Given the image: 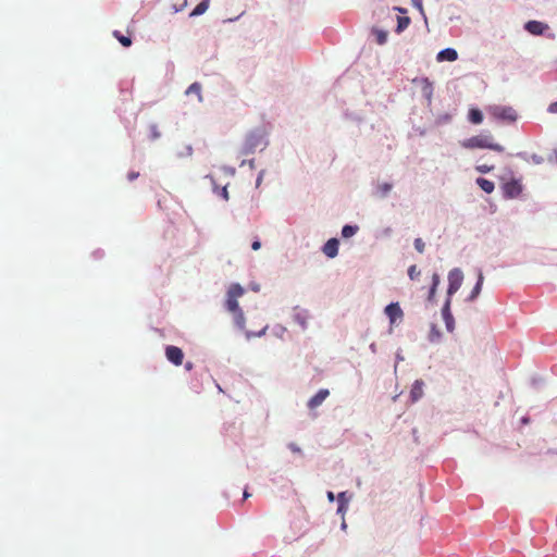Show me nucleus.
Listing matches in <instances>:
<instances>
[{
	"label": "nucleus",
	"instance_id": "19",
	"mask_svg": "<svg viewBox=\"0 0 557 557\" xmlns=\"http://www.w3.org/2000/svg\"><path fill=\"white\" fill-rule=\"evenodd\" d=\"M258 140L259 139L255 135L248 136L246 139V143H245L244 153L245 154L251 153L253 151V148L256 147Z\"/></svg>",
	"mask_w": 557,
	"mask_h": 557
},
{
	"label": "nucleus",
	"instance_id": "31",
	"mask_svg": "<svg viewBox=\"0 0 557 557\" xmlns=\"http://www.w3.org/2000/svg\"><path fill=\"white\" fill-rule=\"evenodd\" d=\"M412 5L419 10V12L425 16L422 0H411Z\"/></svg>",
	"mask_w": 557,
	"mask_h": 557
},
{
	"label": "nucleus",
	"instance_id": "23",
	"mask_svg": "<svg viewBox=\"0 0 557 557\" xmlns=\"http://www.w3.org/2000/svg\"><path fill=\"white\" fill-rule=\"evenodd\" d=\"M113 36L123 47H129L132 45V39L128 36L122 35L119 30H114Z\"/></svg>",
	"mask_w": 557,
	"mask_h": 557
},
{
	"label": "nucleus",
	"instance_id": "25",
	"mask_svg": "<svg viewBox=\"0 0 557 557\" xmlns=\"http://www.w3.org/2000/svg\"><path fill=\"white\" fill-rule=\"evenodd\" d=\"M358 226L356 225H345L342 230V236L345 238H349L354 236L358 232Z\"/></svg>",
	"mask_w": 557,
	"mask_h": 557
},
{
	"label": "nucleus",
	"instance_id": "17",
	"mask_svg": "<svg viewBox=\"0 0 557 557\" xmlns=\"http://www.w3.org/2000/svg\"><path fill=\"white\" fill-rule=\"evenodd\" d=\"M440 282H441L440 275L437 273H434L432 275V286L430 288L429 296H428V300L430 302H433L435 299V294H436V289L440 285Z\"/></svg>",
	"mask_w": 557,
	"mask_h": 557
},
{
	"label": "nucleus",
	"instance_id": "35",
	"mask_svg": "<svg viewBox=\"0 0 557 557\" xmlns=\"http://www.w3.org/2000/svg\"><path fill=\"white\" fill-rule=\"evenodd\" d=\"M548 112L549 113H557V101H555V102L549 104Z\"/></svg>",
	"mask_w": 557,
	"mask_h": 557
},
{
	"label": "nucleus",
	"instance_id": "40",
	"mask_svg": "<svg viewBox=\"0 0 557 557\" xmlns=\"http://www.w3.org/2000/svg\"><path fill=\"white\" fill-rule=\"evenodd\" d=\"M249 496H250V494L247 491H245L244 492V498H248Z\"/></svg>",
	"mask_w": 557,
	"mask_h": 557
},
{
	"label": "nucleus",
	"instance_id": "33",
	"mask_svg": "<svg viewBox=\"0 0 557 557\" xmlns=\"http://www.w3.org/2000/svg\"><path fill=\"white\" fill-rule=\"evenodd\" d=\"M295 320L305 329L306 327V319L301 317L300 313L295 314Z\"/></svg>",
	"mask_w": 557,
	"mask_h": 557
},
{
	"label": "nucleus",
	"instance_id": "37",
	"mask_svg": "<svg viewBox=\"0 0 557 557\" xmlns=\"http://www.w3.org/2000/svg\"><path fill=\"white\" fill-rule=\"evenodd\" d=\"M395 10L403 14L407 13V10L405 8L396 7Z\"/></svg>",
	"mask_w": 557,
	"mask_h": 557
},
{
	"label": "nucleus",
	"instance_id": "21",
	"mask_svg": "<svg viewBox=\"0 0 557 557\" xmlns=\"http://www.w3.org/2000/svg\"><path fill=\"white\" fill-rule=\"evenodd\" d=\"M410 17L408 16H399L397 18L396 33H403L410 25Z\"/></svg>",
	"mask_w": 557,
	"mask_h": 557
},
{
	"label": "nucleus",
	"instance_id": "12",
	"mask_svg": "<svg viewBox=\"0 0 557 557\" xmlns=\"http://www.w3.org/2000/svg\"><path fill=\"white\" fill-rule=\"evenodd\" d=\"M458 58V53L455 49L453 48H446L442 51H440L436 55V60L438 62H443V61H449V62H453V61H456Z\"/></svg>",
	"mask_w": 557,
	"mask_h": 557
},
{
	"label": "nucleus",
	"instance_id": "36",
	"mask_svg": "<svg viewBox=\"0 0 557 557\" xmlns=\"http://www.w3.org/2000/svg\"><path fill=\"white\" fill-rule=\"evenodd\" d=\"M260 247H261V243H260V240H258V239H257V240L252 242V244H251V248H252L253 250H259V249H260Z\"/></svg>",
	"mask_w": 557,
	"mask_h": 557
},
{
	"label": "nucleus",
	"instance_id": "27",
	"mask_svg": "<svg viewBox=\"0 0 557 557\" xmlns=\"http://www.w3.org/2000/svg\"><path fill=\"white\" fill-rule=\"evenodd\" d=\"M408 275L410 280H417L420 276V270L417 268V265H411L408 269Z\"/></svg>",
	"mask_w": 557,
	"mask_h": 557
},
{
	"label": "nucleus",
	"instance_id": "11",
	"mask_svg": "<svg viewBox=\"0 0 557 557\" xmlns=\"http://www.w3.org/2000/svg\"><path fill=\"white\" fill-rule=\"evenodd\" d=\"M524 28L532 35H542L547 25L539 21H529Z\"/></svg>",
	"mask_w": 557,
	"mask_h": 557
},
{
	"label": "nucleus",
	"instance_id": "18",
	"mask_svg": "<svg viewBox=\"0 0 557 557\" xmlns=\"http://www.w3.org/2000/svg\"><path fill=\"white\" fill-rule=\"evenodd\" d=\"M210 0H201L196 8L190 12V16H198L203 14L209 8Z\"/></svg>",
	"mask_w": 557,
	"mask_h": 557
},
{
	"label": "nucleus",
	"instance_id": "42",
	"mask_svg": "<svg viewBox=\"0 0 557 557\" xmlns=\"http://www.w3.org/2000/svg\"><path fill=\"white\" fill-rule=\"evenodd\" d=\"M344 496H345V493H341V494L338 495V498H339V499H343V498H344Z\"/></svg>",
	"mask_w": 557,
	"mask_h": 557
},
{
	"label": "nucleus",
	"instance_id": "43",
	"mask_svg": "<svg viewBox=\"0 0 557 557\" xmlns=\"http://www.w3.org/2000/svg\"><path fill=\"white\" fill-rule=\"evenodd\" d=\"M292 449H293L294 451H299V449H298L297 447H293V446H292Z\"/></svg>",
	"mask_w": 557,
	"mask_h": 557
},
{
	"label": "nucleus",
	"instance_id": "38",
	"mask_svg": "<svg viewBox=\"0 0 557 557\" xmlns=\"http://www.w3.org/2000/svg\"><path fill=\"white\" fill-rule=\"evenodd\" d=\"M327 498L333 502L334 500V494L332 492H327Z\"/></svg>",
	"mask_w": 557,
	"mask_h": 557
},
{
	"label": "nucleus",
	"instance_id": "7",
	"mask_svg": "<svg viewBox=\"0 0 557 557\" xmlns=\"http://www.w3.org/2000/svg\"><path fill=\"white\" fill-rule=\"evenodd\" d=\"M165 356L168 360L175 366H181L183 363L184 354L180 347L168 346L165 348Z\"/></svg>",
	"mask_w": 557,
	"mask_h": 557
},
{
	"label": "nucleus",
	"instance_id": "5",
	"mask_svg": "<svg viewBox=\"0 0 557 557\" xmlns=\"http://www.w3.org/2000/svg\"><path fill=\"white\" fill-rule=\"evenodd\" d=\"M493 116L506 121L516 120V111L511 107L494 106L490 109Z\"/></svg>",
	"mask_w": 557,
	"mask_h": 557
},
{
	"label": "nucleus",
	"instance_id": "29",
	"mask_svg": "<svg viewBox=\"0 0 557 557\" xmlns=\"http://www.w3.org/2000/svg\"><path fill=\"white\" fill-rule=\"evenodd\" d=\"M377 189L380 190L382 196L387 195L392 189V184L389 183H383L377 186Z\"/></svg>",
	"mask_w": 557,
	"mask_h": 557
},
{
	"label": "nucleus",
	"instance_id": "3",
	"mask_svg": "<svg viewBox=\"0 0 557 557\" xmlns=\"http://www.w3.org/2000/svg\"><path fill=\"white\" fill-rule=\"evenodd\" d=\"M463 274L460 269L455 268L448 273V288H447V298L451 300V296L458 292L460 286L462 285Z\"/></svg>",
	"mask_w": 557,
	"mask_h": 557
},
{
	"label": "nucleus",
	"instance_id": "34",
	"mask_svg": "<svg viewBox=\"0 0 557 557\" xmlns=\"http://www.w3.org/2000/svg\"><path fill=\"white\" fill-rule=\"evenodd\" d=\"M138 176H139V173H138V172H135V171H132V172H129V173L127 174V178H128V181H131V182H132V181H134V180H136Z\"/></svg>",
	"mask_w": 557,
	"mask_h": 557
},
{
	"label": "nucleus",
	"instance_id": "13",
	"mask_svg": "<svg viewBox=\"0 0 557 557\" xmlns=\"http://www.w3.org/2000/svg\"><path fill=\"white\" fill-rule=\"evenodd\" d=\"M483 282H484V275H483L482 271H479L478 282H476L475 286L473 287L471 294L468 297L469 301H473L480 295L482 286H483Z\"/></svg>",
	"mask_w": 557,
	"mask_h": 557
},
{
	"label": "nucleus",
	"instance_id": "41",
	"mask_svg": "<svg viewBox=\"0 0 557 557\" xmlns=\"http://www.w3.org/2000/svg\"><path fill=\"white\" fill-rule=\"evenodd\" d=\"M186 369H187V370H190V369H191V363H189V362H188V363L186 364Z\"/></svg>",
	"mask_w": 557,
	"mask_h": 557
},
{
	"label": "nucleus",
	"instance_id": "39",
	"mask_svg": "<svg viewBox=\"0 0 557 557\" xmlns=\"http://www.w3.org/2000/svg\"><path fill=\"white\" fill-rule=\"evenodd\" d=\"M223 196H224L225 199L228 198V194H227V190L225 188L223 189Z\"/></svg>",
	"mask_w": 557,
	"mask_h": 557
},
{
	"label": "nucleus",
	"instance_id": "24",
	"mask_svg": "<svg viewBox=\"0 0 557 557\" xmlns=\"http://www.w3.org/2000/svg\"><path fill=\"white\" fill-rule=\"evenodd\" d=\"M442 334H441V331L440 329L437 327L436 324H432L431 325V330H430V333H429V339L430 342L432 343H436L440 341Z\"/></svg>",
	"mask_w": 557,
	"mask_h": 557
},
{
	"label": "nucleus",
	"instance_id": "30",
	"mask_svg": "<svg viewBox=\"0 0 557 557\" xmlns=\"http://www.w3.org/2000/svg\"><path fill=\"white\" fill-rule=\"evenodd\" d=\"M424 247H425V244L422 240V238H416L414 239V248L417 249V251L422 253L424 251Z\"/></svg>",
	"mask_w": 557,
	"mask_h": 557
},
{
	"label": "nucleus",
	"instance_id": "26",
	"mask_svg": "<svg viewBox=\"0 0 557 557\" xmlns=\"http://www.w3.org/2000/svg\"><path fill=\"white\" fill-rule=\"evenodd\" d=\"M195 94L201 100V85L199 83H193L186 90V95Z\"/></svg>",
	"mask_w": 557,
	"mask_h": 557
},
{
	"label": "nucleus",
	"instance_id": "9",
	"mask_svg": "<svg viewBox=\"0 0 557 557\" xmlns=\"http://www.w3.org/2000/svg\"><path fill=\"white\" fill-rule=\"evenodd\" d=\"M330 391L326 388L320 389L314 396L308 400V408L315 409L329 397Z\"/></svg>",
	"mask_w": 557,
	"mask_h": 557
},
{
	"label": "nucleus",
	"instance_id": "20",
	"mask_svg": "<svg viewBox=\"0 0 557 557\" xmlns=\"http://www.w3.org/2000/svg\"><path fill=\"white\" fill-rule=\"evenodd\" d=\"M469 121L473 124H481L483 121V114L479 109H470Z\"/></svg>",
	"mask_w": 557,
	"mask_h": 557
},
{
	"label": "nucleus",
	"instance_id": "14",
	"mask_svg": "<svg viewBox=\"0 0 557 557\" xmlns=\"http://www.w3.org/2000/svg\"><path fill=\"white\" fill-rule=\"evenodd\" d=\"M423 394V382L420 380H417L410 391V397L412 401H417L421 398Z\"/></svg>",
	"mask_w": 557,
	"mask_h": 557
},
{
	"label": "nucleus",
	"instance_id": "32",
	"mask_svg": "<svg viewBox=\"0 0 557 557\" xmlns=\"http://www.w3.org/2000/svg\"><path fill=\"white\" fill-rule=\"evenodd\" d=\"M267 329H268V325H264V326L262 327V330H261L260 332H258V333L246 332V337L249 339V338H251L252 336H261V335H263V334L265 333Z\"/></svg>",
	"mask_w": 557,
	"mask_h": 557
},
{
	"label": "nucleus",
	"instance_id": "10",
	"mask_svg": "<svg viewBox=\"0 0 557 557\" xmlns=\"http://www.w3.org/2000/svg\"><path fill=\"white\" fill-rule=\"evenodd\" d=\"M338 240L336 238L329 239L323 246V252L329 258H334L338 253Z\"/></svg>",
	"mask_w": 557,
	"mask_h": 557
},
{
	"label": "nucleus",
	"instance_id": "16",
	"mask_svg": "<svg viewBox=\"0 0 557 557\" xmlns=\"http://www.w3.org/2000/svg\"><path fill=\"white\" fill-rule=\"evenodd\" d=\"M476 184L480 186L482 190H484L486 194H491L494 191L495 185L492 181L486 180L484 177H478Z\"/></svg>",
	"mask_w": 557,
	"mask_h": 557
},
{
	"label": "nucleus",
	"instance_id": "28",
	"mask_svg": "<svg viewBox=\"0 0 557 557\" xmlns=\"http://www.w3.org/2000/svg\"><path fill=\"white\" fill-rule=\"evenodd\" d=\"M475 170L479 173L485 174L492 172L494 170V165L480 164L475 166Z\"/></svg>",
	"mask_w": 557,
	"mask_h": 557
},
{
	"label": "nucleus",
	"instance_id": "6",
	"mask_svg": "<svg viewBox=\"0 0 557 557\" xmlns=\"http://www.w3.org/2000/svg\"><path fill=\"white\" fill-rule=\"evenodd\" d=\"M384 312L387 315L391 325L395 324L397 320H403L404 318V311L398 302H392L386 306Z\"/></svg>",
	"mask_w": 557,
	"mask_h": 557
},
{
	"label": "nucleus",
	"instance_id": "4",
	"mask_svg": "<svg viewBox=\"0 0 557 557\" xmlns=\"http://www.w3.org/2000/svg\"><path fill=\"white\" fill-rule=\"evenodd\" d=\"M522 184L520 180H510L509 182L503 185V193L506 198H517L522 193Z\"/></svg>",
	"mask_w": 557,
	"mask_h": 557
},
{
	"label": "nucleus",
	"instance_id": "1",
	"mask_svg": "<svg viewBox=\"0 0 557 557\" xmlns=\"http://www.w3.org/2000/svg\"><path fill=\"white\" fill-rule=\"evenodd\" d=\"M245 293V289L237 283L230 285L226 293L225 308L234 317V323L239 330L245 329V315L239 307L238 298Z\"/></svg>",
	"mask_w": 557,
	"mask_h": 557
},
{
	"label": "nucleus",
	"instance_id": "22",
	"mask_svg": "<svg viewBox=\"0 0 557 557\" xmlns=\"http://www.w3.org/2000/svg\"><path fill=\"white\" fill-rule=\"evenodd\" d=\"M372 33L375 35L376 42L379 45H384L387 41V32L379 28H373Z\"/></svg>",
	"mask_w": 557,
	"mask_h": 557
},
{
	"label": "nucleus",
	"instance_id": "15",
	"mask_svg": "<svg viewBox=\"0 0 557 557\" xmlns=\"http://www.w3.org/2000/svg\"><path fill=\"white\" fill-rule=\"evenodd\" d=\"M421 85H422L421 89H422L423 95L425 96V98L429 101H431L432 96H433V84H432V82L429 78L424 77V78L421 79Z\"/></svg>",
	"mask_w": 557,
	"mask_h": 557
},
{
	"label": "nucleus",
	"instance_id": "8",
	"mask_svg": "<svg viewBox=\"0 0 557 557\" xmlns=\"http://www.w3.org/2000/svg\"><path fill=\"white\" fill-rule=\"evenodd\" d=\"M450 304L451 300L447 298L442 309V315L448 332H453L455 330V319L450 312Z\"/></svg>",
	"mask_w": 557,
	"mask_h": 557
},
{
	"label": "nucleus",
	"instance_id": "2",
	"mask_svg": "<svg viewBox=\"0 0 557 557\" xmlns=\"http://www.w3.org/2000/svg\"><path fill=\"white\" fill-rule=\"evenodd\" d=\"M461 147L466 149H491L497 152H503L505 148L494 143L492 135H476L460 141Z\"/></svg>",
	"mask_w": 557,
	"mask_h": 557
}]
</instances>
